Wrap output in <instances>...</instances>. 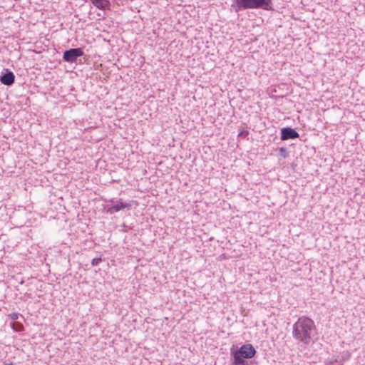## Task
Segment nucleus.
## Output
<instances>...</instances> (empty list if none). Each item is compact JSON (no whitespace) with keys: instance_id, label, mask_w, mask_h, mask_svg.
Here are the masks:
<instances>
[{"instance_id":"obj_6","label":"nucleus","mask_w":365,"mask_h":365,"mask_svg":"<svg viewBox=\"0 0 365 365\" xmlns=\"http://www.w3.org/2000/svg\"><path fill=\"white\" fill-rule=\"evenodd\" d=\"M282 140H294L299 137V134L294 129L290 127L282 128L280 130Z\"/></svg>"},{"instance_id":"obj_11","label":"nucleus","mask_w":365,"mask_h":365,"mask_svg":"<svg viewBox=\"0 0 365 365\" xmlns=\"http://www.w3.org/2000/svg\"><path fill=\"white\" fill-rule=\"evenodd\" d=\"M13 327V329H14L16 331H18V332L21 331H23V329H24V327H23V325H22V324H14V325H13V327Z\"/></svg>"},{"instance_id":"obj_10","label":"nucleus","mask_w":365,"mask_h":365,"mask_svg":"<svg viewBox=\"0 0 365 365\" xmlns=\"http://www.w3.org/2000/svg\"><path fill=\"white\" fill-rule=\"evenodd\" d=\"M279 150V155L283 158H286L288 157L289 155V153L287 151V149L285 148V147H281L278 149Z\"/></svg>"},{"instance_id":"obj_2","label":"nucleus","mask_w":365,"mask_h":365,"mask_svg":"<svg viewBox=\"0 0 365 365\" xmlns=\"http://www.w3.org/2000/svg\"><path fill=\"white\" fill-rule=\"evenodd\" d=\"M235 12L247 9H262L265 11H272V0H234L232 6Z\"/></svg>"},{"instance_id":"obj_7","label":"nucleus","mask_w":365,"mask_h":365,"mask_svg":"<svg viewBox=\"0 0 365 365\" xmlns=\"http://www.w3.org/2000/svg\"><path fill=\"white\" fill-rule=\"evenodd\" d=\"M15 81V76L14 73L9 71L8 68H4L0 76V81L2 84L11 86L14 84Z\"/></svg>"},{"instance_id":"obj_17","label":"nucleus","mask_w":365,"mask_h":365,"mask_svg":"<svg viewBox=\"0 0 365 365\" xmlns=\"http://www.w3.org/2000/svg\"><path fill=\"white\" fill-rule=\"evenodd\" d=\"M350 356V354L347 352L346 353V359H348Z\"/></svg>"},{"instance_id":"obj_18","label":"nucleus","mask_w":365,"mask_h":365,"mask_svg":"<svg viewBox=\"0 0 365 365\" xmlns=\"http://www.w3.org/2000/svg\"><path fill=\"white\" fill-rule=\"evenodd\" d=\"M344 359H346V355H344Z\"/></svg>"},{"instance_id":"obj_5","label":"nucleus","mask_w":365,"mask_h":365,"mask_svg":"<svg viewBox=\"0 0 365 365\" xmlns=\"http://www.w3.org/2000/svg\"><path fill=\"white\" fill-rule=\"evenodd\" d=\"M232 352L245 359H251L255 356L256 350L252 344H247L242 345L239 349Z\"/></svg>"},{"instance_id":"obj_8","label":"nucleus","mask_w":365,"mask_h":365,"mask_svg":"<svg viewBox=\"0 0 365 365\" xmlns=\"http://www.w3.org/2000/svg\"><path fill=\"white\" fill-rule=\"evenodd\" d=\"M94 6L99 9H106L110 5V0H89Z\"/></svg>"},{"instance_id":"obj_15","label":"nucleus","mask_w":365,"mask_h":365,"mask_svg":"<svg viewBox=\"0 0 365 365\" xmlns=\"http://www.w3.org/2000/svg\"><path fill=\"white\" fill-rule=\"evenodd\" d=\"M12 318H13V319H16V318H17V317H16V314H14V315H13V317H12Z\"/></svg>"},{"instance_id":"obj_12","label":"nucleus","mask_w":365,"mask_h":365,"mask_svg":"<svg viewBox=\"0 0 365 365\" xmlns=\"http://www.w3.org/2000/svg\"><path fill=\"white\" fill-rule=\"evenodd\" d=\"M249 132L247 130H243L240 131L238 134V137L245 138L248 136Z\"/></svg>"},{"instance_id":"obj_1","label":"nucleus","mask_w":365,"mask_h":365,"mask_svg":"<svg viewBox=\"0 0 365 365\" xmlns=\"http://www.w3.org/2000/svg\"><path fill=\"white\" fill-rule=\"evenodd\" d=\"M316 331L314 321L306 316H302L292 326V336L302 346H307L312 341Z\"/></svg>"},{"instance_id":"obj_14","label":"nucleus","mask_w":365,"mask_h":365,"mask_svg":"<svg viewBox=\"0 0 365 365\" xmlns=\"http://www.w3.org/2000/svg\"><path fill=\"white\" fill-rule=\"evenodd\" d=\"M325 365H343L342 363L338 362L337 361H329Z\"/></svg>"},{"instance_id":"obj_16","label":"nucleus","mask_w":365,"mask_h":365,"mask_svg":"<svg viewBox=\"0 0 365 365\" xmlns=\"http://www.w3.org/2000/svg\"><path fill=\"white\" fill-rule=\"evenodd\" d=\"M12 318H13V319H16V318H17V317H16V314H14V315H13V317H12Z\"/></svg>"},{"instance_id":"obj_4","label":"nucleus","mask_w":365,"mask_h":365,"mask_svg":"<svg viewBox=\"0 0 365 365\" xmlns=\"http://www.w3.org/2000/svg\"><path fill=\"white\" fill-rule=\"evenodd\" d=\"M83 55L84 52L81 48H70L63 52V60L68 63H73L78 57Z\"/></svg>"},{"instance_id":"obj_9","label":"nucleus","mask_w":365,"mask_h":365,"mask_svg":"<svg viewBox=\"0 0 365 365\" xmlns=\"http://www.w3.org/2000/svg\"><path fill=\"white\" fill-rule=\"evenodd\" d=\"M232 355L233 356V365H250V363L246 361L242 356H240V355L232 352Z\"/></svg>"},{"instance_id":"obj_13","label":"nucleus","mask_w":365,"mask_h":365,"mask_svg":"<svg viewBox=\"0 0 365 365\" xmlns=\"http://www.w3.org/2000/svg\"><path fill=\"white\" fill-rule=\"evenodd\" d=\"M101 257L93 258L91 261L92 266H97L101 262Z\"/></svg>"},{"instance_id":"obj_3","label":"nucleus","mask_w":365,"mask_h":365,"mask_svg":"<svg viewBox=\"0 0 365 365\" xmlns=\"http://www.w3.org/2000/svg\"><path fill=\"white\" fill-rule=\"evenodd\" d=\"M131 204L123 202L120 199L114 200L113 199L108 201V203L104 207L105 211L108 214L118 212L123 209H130Z\"/></svg>"}]
</instances>
